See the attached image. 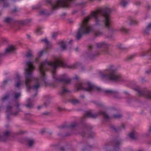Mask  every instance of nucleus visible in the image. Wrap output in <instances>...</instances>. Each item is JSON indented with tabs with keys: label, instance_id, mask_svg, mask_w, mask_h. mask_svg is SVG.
Masks as SVG:
<instances>
[{
	"label": "nucleus",
	"instance_id": "1",
	"mask_svg": "<svg viewBox=\"0 0 151 151\" xmlns=\"http://www.w3.org/2000/svg\"><path fill=\"white\" fill-rule=\"evenodd\" d=\"M112 11L111 9L108 6L100 8L96 11L92 12L89 16L82 21L81 27L76 35V39L79 40L83 35H87L92 32H93V35L95 38L104 35L103 31L99 30H94L88 23V21L92 18L94 19L95 26L101 28L106 27L112 33L117 31V29L114 28L111 24V21L109 14Z\"/></svg>",
	"mask_w": 151,
	"mask_h": 151
},
{
	"label": "nucleus",
	"instance_id": "2",
	"mask_svg": "<svg viewBox=\"0 0 151 151\" xmlns=\"http://www.w3.org/2000/svg\"><path fill=\"white\" fill-rule=\"evenodd\" d=\"M52 58L53 61H48L46 59L39 65L38 69L40 71L41 80L45 84L46 83V78L45 71L50 68L52 73V78L55 82H62L65 84L69 83L71 79L67 75L63 74L57 77L56 73V68L57 67H67L68 65L63 63L62 59L60 57L53 55Z\"/></svg>",
	"mask_w": 151,
	"mask_h": 151
},
{
	"label": "nucleus",
	"instance_id": "3",
	"mask_svg": "<svg viewBox=\"0 0 151 151\" xmlns=\"http://www.w3.org/2000/svg\"><path fill=\"white\" fill-rule=\"evenodd\" d=\"M33 62L28 60L25 63L24 68L25 81L24 84L28 91L32 89L37 91L40 87V80L32 76L35 67L33 63Z\"/></svg>",
	"mask_w": 151,
	"mask_h": 151
},
{
	"label": "nucleus",
	"instance_id": "4",
	"mask_svg": "<svg viewBox=\"0 0 151 151\" xmlns=\"http://www.w3.org/2000/svg\"><path fill=\"white\" fill-rule=\"evenodd\" d=\"M104 71L108 74H101V77L103 79H108L116 83H123L127 81V80L122 74L116 73V69L113 65H110Z\"/></svg>",
	"mask_w": 151,
	"mask_h": 151
},
{
	"label": "nucleus",
	"instance_id": "5",
	"mask_svg": "<svg viewBox=\"0 0 151 151\" xmlns=\"http://www.w3.org/2000/svg\"><path fill=\"white\" fill-rule=\"evenodd\" d=\"M75 88L77 90H81L86 91H96L99 92H104L106 93L112 94H117L120 93L119 91L116 90L103 89L100 87L94 85L89 82L86 83H78L76 85Z\"/></svg>",
	"mask_w": 151,
	"mask_h": 151
},
{
	"label": "nucleus",
	"instance_id": "6",
	"mask_svg": "<svg viewBox=\"0 0 151 151\" xmlns=\"http://www.w3.org/2000/svg\"><path fill=\"white\" fill-rule=\"evenodd\" d=\"M72 0H57L54 3L51 0H46V2L50 4L53 10L58 9L60 7L67 8L69 7Z\"/></svg>",
	"mask_w": 151,
	"mask_h": 151
},
{
	"label": "nucleus",
	"instance_id": "7",
	"mask_svg": "<svg viewBox=\"0 0 151 151\" xmlns=\"http://www.w3.org/2000/svg\"><path fill=\"white\" fill-rule=\"evenodd\" d=\"M118 111L115 109H111L109 111L110 116L105 111H101L100 114L103 116L104 119L107 120L111 118L119 119L122 117V115L120 113H117Z\"/></svg>",
	"mask_w": 151,
	"mask_h": 151
},
{
	"label": "nucleus",
	"instance_id": "8",
	"mask_svg": "<svg viewBox=\"0 0 151 151\" xmlns=\"http://www.w3.org/2000/svg\"><path fill=\"white\" fill-rule=\"evenodd\" d=\"M134 90L139 94H151V91L145 88H141L139 86L134 87Z\"/></svg>",
	"mask_w": 151,
	"mask_h": 151
},
{
	"label": "nucleus",
	"instance_id": "9",
	"mask_svg": "<svg viewBox=\"0 0 151 151\" xmlns=\"http://www.w3.org/2000/svg\"><path fill=\"white\" fill-rule=\"evenodd\" d=\"M119 143H115L107 146L106 151H120Z\"/></svg>",
	"mask_w": 151,
	"mask_h": 151
},
{
	"label": "nucleus",
	"instance_id": "10",
	"mask_svg": "<svg viewBox=\"0 0 151 151\" xmlns=\"http://www.w3.org/2000/svg\"><path fill=\"white\" fill-rule=\"evenodd\" d=\"M109 45V44L105 42H101L96 44V47L98 48L101 47L106 48L108 47Z\"/></svg>",
	"mask_w": 151,
	"mask_h": 151
},
{
	"label": "nucleus",
	"instance_id": "11",
	"mask_svg": "<svg viewBox=\"0 0 151 151\" xmlns=\"http://www.w3.org/2000/svg\"><path fill=\"white\" fill-rule=\"evenodd\" d=\"M15 47L12 45L9 46L5 50V54L14 53L15 52Z\"/></svg>",
	"mask_w": 151,
	"mask_h": 151
},
{
	"label": "nucleus",
	"instance_id": "12",
	"mask_svg": "<svg viewBox=\"0 0 151 151\" xmlns=\"http://www.w3.org/2000/svg\"><path fill=\"white\" fill-rule=\"evenodd\" d=\"M138 135V134L134 131L130 132L128 134L129 137L132 139H136L137 138Z\"/></svg>",
	"mask_w": 151,
	"mask_h": 151
},
{
	"label": "nucleus",
	"instance_id": "13",
	"mask_svg": "<svg viewBox=\"0 0 151 151\" xmlns=\"http://www.w3.org/2000/svg\"><path fill=\"white\" fill-rule=\"evenodd\" d=\"M100 52L99 51H96L95 53H91L90 52L88 55V57L91 59H92L95 57L99 55Z\"/></svg>",
	"mask_w": 151,
	"mask_h": 151
},
{
	"label": "nucleus",
	"instance_id": "14",
	"mask_svg": "<svg viewBox=\"0 0 151 151\" xmlns=\"http://www.w3.org/2000/svg\"><path fill=\"white\" fill-rule=\"evenodd\" d=\"M151 54V48L147 51H145L142 52L140 53V55L142 57H144L147 55H150Z\"/></svg>",
	"mask_w": 151,
	"mask_h": 151
},
{
	"label": "nucleus",
	"instance_id": "15",
	"mask_svg": "<svg viewBox=\"0 0 151 151\" xmlns=\"http://www.w3.org/2000/svg\"><path fill=\"white\" fill-rule=\"evenodd\" d=\"M128 3L129 1L127 0H120L119 2V4L124 7H125Z\"/></svg>",
	"mask_w": 151,
	"mask_h": 151
},
{
	"label": "nucleus",
	"instance_id": "16",
	"mask_svg": "<svg viewBox=\"0 0 151 151\" xmlns=\"http://www.w3.org/2000/svg\"><path fill=\"white\" fill-rule=\"evenodd\" d=\"M72 93L70 91L65 88H62L61 91V94H70Z\"/></svg>",
	"mask_w": 151,
	"mask_h": 151
},
{
	"label": "nucleus",
	"instance_id": "17",
	"mask_svg": "<svg viewBox=\"0 0 151 151\" xmlns=\"http://www.w3.org/2000/svg\"><path fill=\"white\" fill-rule=\"evenodd\" d=\"M96 115L92 114L90 111L86 112L85 115V117H91L95 118L96 117Z\"/></svg>",
	"mask_w": 151,
	"mask_h": 151
},
{
	"label": "nucleus",
	"instance_id": "18",
	"mask_svg": "<svg viewBox=\"0 0 151 151\" xmlns=\"http://www.w3.org/2000/svg\"><path fill=\"white\" fill-rule=\"evenodd\" d=\"M128 20L129 22L130 25H133L136 24L137 21L134 20L132 17H129L128 18Z\"/></svg>",
	"mask_w": 151,
	"mask_h": 151
},
{
	"label": "nucleus",
	"instance_id": "19",
	"mask_svg": "<svg viewBox=\"0 0 151 151\" xmlns=\"http://www.w3.org/2000/svg\"><path fill=\"white\" fill-rule=\"evenodd\" d=\"M13 21V19L10 17H6L4 18L3 21L4 22L7 24H9Z\"/></svg>",
	"mask_w": 151,
	"mask_h": 151
},
{
	"label": "nucleus",
	"instance_id": "20",
	"mask_svg": "<svg viewBox=\"0 0 151 151\" xmlns=\"http://www.w3.org/2000/svg\"><path fill=\"white\" fill-rule=\"evenodd\" d=\"M58 44L63 50H64L66 49V43L65 41H61L59 42Z\"/></svg>",
	"mask_w": 151,
	"mask_h": 151
},
{
	"label": "nucleus",
	"instance_id": "21",
	"mask_svg": "<svg viewBox=\"0 0 151 151\" xmlns=\"http://www.w3.org/2000/svg\"><path fill=\"white\" fill-rule=\"evenodd\" d=\"M35 143L34 140L32 139H29L27 140V145L29 147H31L33 146Z\"/></svg>",
	"mask_w": 151,
	"mask_h": 151
},
{
	"label": "nucleus",
	"instance_id": "22",
	"mask_svg": "<svg viewBox=\"0 0 151 151\" xmlns=\"http://www.w3.org/2000/svg\"><path fill=\"white\" fill-rule=\"evenodd\" d=\"M36 32L37 35H40L42 34L43 33L42 28L40 27H38L36 29Z\"/></svg>",
	"mask_w": 151,
	"mask_h": 151
},
{
	"label": "nucleus",
	"instance_id": "23",
	"mask_svg": "<svg viewBox=\"0 0 151 151\" xmlns=\"http://www.w3.org/2000/svg\"><path fill=\"white\" fill-rule=\"evenodd\" d=\"M124 128V125L122 124L121 127H113V129L114 131L116 132H117L121 130L122 129Z\"/></svg>",
	"mask_w": 151,
	"mask_h": 151
},
{
	"label": "nucleus",
	"instance_id": "24",
	"mask_svg": "<svg viewBox=\"0 0 151 151\" xmlns=\"http://www.w3.org/2000/svg\"><path fill=\"white\" fill-rule=\"evenodd\" d=\"M119 30L123 33H127L129 31V30L124 27H120Z\"/></svg>",
	"mask_w": 151,
	"mask_h": 151
},
{
	"label": "nucleus",
	"instance_id": "25",
	"mask_svg": "<svg viewBox=\"0 0 151 151\" xmlns=\"http://www.w3.org/2000/svg\"><path fill=\"white\" fill-rule=\"evenodd\" d=\"M70 101L71 103L74 105L77 104L79 102V101L78 100L75 99H71L70 100Z\"/></svg>",
	"mask_w": 151,
	"mask_h": 151
},
{
	"label": "nucleus",
	"instance_id": "26",
	"mask_svg": "<svg viewBox=\"0 0 151 151\" xmlns=\"http://www.w3.org/2000/svg\"><path fill=\"white\" fill-rule=\"evenodd\" d=\"M26 56L27 58L33 57V52L29 50L27 52Z\"/></svg>",
	"mask_w": 151,
	"mask_h": 151
},
{
	"label": "nucleus",
	"instance_id": "27",
	"mask_svg": "<svg viewBox=\"0 0 151 151\" xmlns=\"http://www.w3.org/2000/svg\"><path fill=\"white\" fill-rule=\"evenodd\" d=\"M47 13V10L42 9L39 12L38 14L40 15H45Z\"/></svg>",
	"mask_w": 151,
	"mask_h": 151
},
{
	"label": "nucleus",
	"instance_id": "28",
	"mask_svg": "<svg viewBox=\"0 0 151 151\" xmlns=\"http://www.w3.org/2000/svg\"><path fill=\"white\" fill-rule=\"evenodd\" d=\"M31 101L30 99H29L27 100L28 104L26 105V106L27 108H30L33 105L31 103Z\"/></svg>",
	"mask_w": 151,
	"mask_h": 151
},
{
	"label": "nucleus",
	"instance_id": "29",
	"mask_svg": "<svg viewBox=\"0 0 151 151\" xmlns=\"http://www.w3.org/2000/svg\"><path fill=\"white\" fill-rule=\"evenodd\" d=\"M150 30L146 27V28L143 31V34L145 35H148L150 34Z\"/></svg>",
	"mask_w": 151,
	"mask_h": 151
},
{
	"label": "nucleus",
	"instance_id": "30",
	"mask_svg": "<svg viewBox=\"0 0 151 151\" xmlns=\"http://www.w3.org/2000/svg\"><path fill=\"white\" fill-rule=\"evenodd\" d=\"M134 55H132L128 56L125 59V60L127 61H129L132 60L134 58Z\"/></svg>",
	"mask_w": 151,
	"mask_h": 151
},
{
	"label": "nucleus",
	"instance_id": "31",
	"mask_svg": "<svg viewBox=\"0 0 151 151\" xmlns=\"http://www.w3.org/2000/svg\"><path fill=\"white\" fill-rule=\"evenodd\" d=\"M9 81V80H7L4 81L2 83V85L1 86V88H3L4 86L7 83L8 81Z\"/></svg>",
	"mask_w": 151,
	"mask_h": 151
},
{
	"label": "nucleus",
	"instance_id": "32",
	"mask_svg": "<svg viewBox=\"0 0 151 151\" xmlns=\"http://www.w3.org/2000/svg\"><path fill=\"white\" fill-rule=\"evenodd\" d=\"M58 33L57 32H55L52 33V37L53 38H55L58 35Z\"/></svg>",
	"mask_w": 151,
	"mask_h": 151
},
{
	"label": "nucleus",
	"instance_id": "33",
	"mask_svg": "<svg viewBox=\"0 0 151 151\" xmlns=\"http://www.w3.org/2000/svg\"><path fill=\"white\" fill-rule=\"evenodd\" d=\"M112 97L116 99H119L122 98L120 95H112Z\"/></svg>",
	"mask_w": 151,
	"mask_h": 151
},
{
	"label": "nucleus",
	"instance_id": "34",
	"mask_svg": "<svg viewBox=\"0 0 151 151\" xmlns=\"http://www.w3.org/2000/svg\"><path fill=\"white\" fill-rule=\"evenodd\" d=\"M40 41L41 42H46L47 45H48L49 44V41H48L46 38H45L44 39L41 40Z\"/></svg>",
	"mask_w": 151,
	"mask_h": 151
},
{
	"label": "nucleus",
	"instance_id": "35",
	"mask_svg": "<svg viewBox=\"0 0 151 151\" xmlns=\"http://www.w3.org/2000/svg\"><path fill=\"white\" fill-rule=\"evenodd\" d=\"M146 99L151 100V95H143Z\"/></svg>",
	"mask_w": 151,
	"mask_h": 151
},
{
	"label": "nucleus",
	"instance_id": "36",
	"mask_svg": "<svg viewBox=\"0 0 151 151\" xmlns=\"http://www.w3.org/2000/svg\"><path fill=\"white\" fill-rule=\"evenodd\" d=\"M57 109L59 111H60L64 110L65 109L64 108L61 107L60 106H58Z\"/></svg>",
	"mask_w": 151,
	"mask_h": 151
},
{
	"label": "nucleus",
	"instance_id": "37",
	"mask_svg": "<svg viewBox=\"0 0 151 151\" xmlns=\"http://www.w3.org/2000/svg\"><path fill=\"white\" fill-rule=\"evenodd\" d=\"M151 133V125L149 129L147 132L146 133V134L147 136H148Z\"/></svg>",
	"mask_w": 151,
	"mask_h": 151
},
{
	"label": "nucleus",
	"instance_id": "38",
	"mask_svg": "<svg viewBox=\"0 0 151 151\" xmlns=\"http://www.w3.org/2000/svg\"><path fill=\"white\" fill-rule=\"evenodd\" d=\"M20 85H21L20 82L19 81H17L15 85V86L16 87L18 88L19 87V86H20Z\"/></svg>",
	"mask_w": 151,
	"mask_h": 151
},
{
	"label": "nucleus",
	"instance_id": "39",
	"mask_svg": "<svg viewBox=\"0 0 151 151\" xmlns=\"http://www.w3.org/2000/svg\"><path fill=\"white\" fill-rule=\"evenodd\" d=\"M40 8V7L38 5H35L33 6L32 7V9H39Z\"/></svg>",
	"mask_w": 151,
	"mask_h": 151
},
{
	"label": "nucleus",
	"instance_id": "40",
	"mask_svg": "<svg viewBox=\"0 0 151 151\" xmlns=\"http://www.w3.org/2000/svg\"><path fill=\"white\" fill-rule=\"evenodd\" d=\"M107 47L106 48H105V50L104 51V54H108L109 53V51L108 49L107 48Z\"/></svg>",
	"mask_w": 151,
	"mask_h": 151
},
{
	"label": "nucleus",
	"instance_id": "41",
	"mask_svg": "<svg viewBox=\"0 0 151 151\" xmlns=\"http://www.w3.org/2000/svg\"><path fill=\"white\" fill-rule=\"evenodd\" d=\"M149 30H151V23H150L148 24L147 27H146Z\"/></svg>",
	"mask_w": 151,
	"mask_h": 151
},
{
	"label": "nucleus",
	"instance_id": "42",
	"mask_svg": "<svg viewBox=\"0 0 151 151\" xmlns=\"http://www.w3.org/2000/svg\"><path fill=\"white\" fill-rule=\"evenodd\" d=\"M134 4L137 6H140L141 4V2L138 1H135L134 2Z\"/></svg>",
	"mask_w": 151,
	"mask_h": 151
},
{
	"label": "nucleus",
	"instance_id": "43",
	"mask_svg": "<svg viewBox=\"0 0 151 151\" xmlns=\"http://www.w3.org/2000/svg\"><path fill=\"white\" fill-rule=\"evenodd\" d=\"M10 134V132L9 131H7L5 132L4 133V136L5 137L7 136Z\"/></svg>",
	"mask_w": 151,
	"mask_h": 151
},
{
	"label": "nucleus",
	"instance_id": "44",
	"mask_svg": "<svg viewBox=\"0 0 151 151\" xmlns=\"http://www.w3.org/2000/svg\"><path fill=\"white\" fill-rule=\"evenodd\" d=\"M44 52V51L43 50H41L38 53V55L39 57H40L42 55L43 53Z\"/></svg>",
	"mask_w": 151,
	"mask_h": 151
},
{
	"label": "nucleus",
	"instance_id": "45",
	"mask_svg": "<svg viewBox=\"0 0 151 151\" xmlns=\"http://www.w3.org/2000/svg\"><path fill=\"white\" fill-rule=\"evenodd\" d=\"M145 73L147 74H149L151 73V69L145 71Z\"/></svg>",
	"mask_w": 151,
	"mask_h": 151
},
{
	"label": "nucleus",
	"instance_id": "46",
	"mask_svg": "<svg viewBox=\"0 0 151 151\" xmlns=\"http://www.w3.org/2000/svg\"><path fill=\"white\" fill-rule=\"evenodd\" d=\"M11 107L10 106H8L7 107L6 111L7 112H9L11 111Z\"/></svg>",
	"mask_w": 151,
	"mask_h": 151
},
{
	"label": "nucleus",
	"instance_id": "47",
	"mask_svg": "<svg viewBox=\"0 0 151 151\" xmlns=\"http://www.w3.org/2000/svg\"><path fill=\"white\" fill-rule=\"evenodd\" d=\"M123 93L125 94H128L129 93V92L127 90H124L123 91Z\"/></svg>",
	"mask_w": 151,
	"mask_h": 151
},
{
	"label": "nucleus",
	"instance_id": "48",
	"mask_svg": "<svg viewBox=\"0 0 151 151\" xmlns=\"http://www.w3.org/2000/svg\"><path fill=\"white\" fill-rule=\"evenodd\" d=\"M8 98V95H7L5 97H3L2 99V101H5V100H6V99H7Z\"/></svg>",
	"mask_w": 151,
	"mask_h": 151
},
{
	"label": "nucleus",
	"instance_id": "49",
	"mask_svg": "<svg viewBox=\"0 0 151 151\" xmlns=\"http://www.w3.org/2000/svg\"><path fill=\"white\" fill-rule=\"evenodd\" d=\"M76 123H73V124H71V125H70V127H72V128H73L74 127H75L76 126Z\"/></svg>",
	"mask_w": 151,
	"mask_h": 151
},
{
	"label": "nucleus",
	"instance_id": "50",
	"mask_svg": "<svg viewBox=\"0 0 151 151\" xmlns=\"http://www.w3.org/2000/svg\"><path fill=\"white\" fill-rule=\"evenodd\" d=\"M20 78V75H17L16 76V78L17 80H19Z\"/></svg>",
	"mask_w": 151,
	"mask_h": 151
},
{
	"label": "nucleus",
	"instance_id": "51",
	"mask_svg": "<svg viewBox=\"0 0 151 151\" xmlns=\"http://www.w3.org/2000/svg\"><path fill=\"white\" fill-rule=\"evenodd\" d=\"M18 11V9L16 8H14V9L13 10L12 12H15Z\"/></svg>",
	"mask_w": 151,
	"mask_h": 151
},
{
	"label": "nucleus",
	"instance_id": "52",
	"mask_svg": "<svg viewBox=\"0 0 151 151\" xmlns=\"http://www.w3.org/2000/svg\"><path fill=\"white\" fill-rule=\"evenodd\" d=\"M65 151V149L63 147H62L60 148V151Z\"/></svg>",
	"mask_w": 151,
	"mask_h": 151
},
{
	"label": "nucleus",
	"instance_id": "53",
	"mask_svg": "<svg viewBox=\"0 0 151 151\" xmlns=\"http://www.w3.org/2000/svg\"><path fill=\"white\" fill-rule=\"evenodd\" d=\"M20 95H15V96H14V98L15 99H17V98H19V97Z\"/></svg>",
	"mask_w": 151,
	"mask_h": 151
},
{
	"label": "nucleus",
	"instance_id": "54",
	"mask_svg": "<svg viewBox=\"0 0 151 151\" xmlns=\"http://www.w3.org/2000/svg\"><path fill=\"white\" fill-rule=\"evenodd\" d=\"M39 58V57L36 58L35 59V62L37 63L38 61Z\"/></svg>",
	"mask_w": 151,
	"mask_h": 151
},
{
	"label": "nucleus",
	"instance_id": "55",
	"mask_svg": "<svg viewBox=\"0 0 151 151\" xmlns=\"http://www.w3.org/2000/svg\"><path fill=\"white\" fill-rule=\"evenodd\" d=\"M50 86H52L53 87H55L56 86L54 84H51L50 83L49 84Z\"/></svg>",
	"mask_w": 151,
	"mask_h": 151
},
{
	"label": "nucleus",
	"instance_id": "56",
	"mask_svg": "<svg viewBox=\"0 0 151 151\" xmlns=\"http://www.w3.org/2000/svg\"><path fill=\"white\" fill-rule=\"evenodd\" d=\"M93 46L92 45H90L89 47V49H93Z\"/></svg>",
	"mask_w": 151,
	"mask_h": 151
},
{
	"label": "nucleus",
	"instance_id": "57",
	"mask_svg": "<svg viewBox=\"0 0 151 151\" xmlns=\"http://www.w3.org/2000/svg\"><path fill=\"white\" fill-rule=\"evenodd\" d=\"M1 54L0 53V64H1Z\"/></svg>",
	"mask_w": 151,
	"mask_h": 151
},
{
	"label": "nucleus",
	"instance_id": "58",
	"mask_svg": "<svg viewBox=\"0 0 151 151\" xmlns=\"http://www.w3.org/2000/svg\"><path fill=\"white\" fill-rule=\"evenodd\" d=\"M73 42L72 40H70V42H69V43L70 44H71V42Z\"/></svg>",
	"mask_w": 151,
	"mask_h": 151
},
{
	"label": "nucleus",
	"instance_id": "59",
	"mask_svg": "<svg viewBox=\"0 0 151 151\" xmlns=\"http://www.w3.org/2000/svg\"><path fill=\"white\" fill-rule=\"evenodd\" d=\"M78 47H76V49H75V50L77 51H78Z\"/></svg>",
	"mask_w": 151,
	"mask_h": 151
},
{
	"label": "nucleus",
	"instance_id": "60",
	"mask_svg": "<svg viewBox=\"0 0 151 151\" xmlns=\"http://www.w3.org/2000/svg\"><path fill=\"white\" fill-rule=\"evenodd\" d=\"M81 97L82 98H84V95H83L81 96Z\"/></svg>",
	"mask_w": 151,
	"mask_h": 151
},
{
	"label": "nucleus",
	"instance_id": "61",
	"mask_svg": "<svg viewBox=\"0 0 151 151\" xmlns=\"http://www.w3.org/2000/svg\"><path fill=\"white\" fill-rule=\"evenodd\" d=\"M66 14V13H63L62 14V15L63 16H65Z\"/></svg>",
	"mask_w": 151,
	"mask_h": 151
},
{
	"label": "nucleus",
	"instance_id": "62",
	"mask_svg": "<svg viewBox=\"0 0 151 151\" xmlns=\"http://www.w3.org/2000/svg\"><path fill=\"white\" fill-rule=\"evenodd\" d=\"M27 37H28V38H30V36L29 35H27Z\"/></svg>",
	"mask_w": 151,
	"mask_h": 151
},
{
	"label": "nucleus",
	"instance_id": "63",
	"mask_svg": "<svg viewBox=\"0 0 151 151\" xmlns=\"http://www.w3.org/2000/svg\"><path fill=\"white\" fill-rule=\"evenodd\" d=\"M21 94L20 93H15L14 94H18V95H19V94Z\"/></svg>",
	"mask_w": 151,
	"mask_h": 151
},
{
	"label": "nucleus",
	"instance_id": "64",
	"mask_svg": "<svg viewBox=\"0 0 151 151\" xmlns=\"http://www.w3.org/2000/svg\"><path fill=\"white\" fill-rule=\"evenodd\" d=\"M75 78L77 80L78 79V77H77V76H76V77Z\"/></svg>",
	"mask_w": 151,
	"mask_h": 151
}]
</instances>
